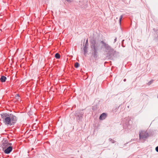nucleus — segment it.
<instances>
[{"label": "nucleus", "instance_id": "f257e3e1", "mask_svg": "<svg viewBox=\"0 0 158 158\" xmlns=\"http://www.w3.org/2000/svg\"><path fill=\"white\" fill-rule=\"evenodd\" d=\"M1 115L4 124L8 126L15 125L17 121V117L12 114L3 113Z\"/></svg>", "mask_w": 158, "mask_h": 158}, {"label": "nucleus", "instance_id": "f03ea898", "mask_svg": "<svg viewBox=\"0 0 158 158\" xmlns=\"http://www.w3.org/2000/svg\"><path fill=\"white\" fill-rule=\"evenodd\" d=\"M90 48L92 56L94 58H97L98 56V51L100 48L99 44L95 40H92L90 42Z\"/></svg>", "mask_w": 158, "mask_h": 158}, {"label": "nucleus", "instance_id": "7ed1b4c3", "mask_svg": "<svg viewBox=\"0 0 158 158\" xmlns=\"http://www.w3.org/2000/svg\"><path fill=\"white\" fill-rule=\"evenodd\" d=\"M101 43L102 44V48L105 49V52H106L108 56L110 57L111 59H112V58L113 59L112 56V53L114 51L113 48H112L108 44L105 43L102 40L101 41Z\"/></svg>", "mask_w": 158, "mask_h": 158}, {"label": "nucleus", "instance_id": "20e7f679", "mask_svg": "<svg viewBox=\"0 0 158 158\" xmlns=\"http://www.w3.org/2000/svg\"><path fill=\"white\" fill-rule=\"evenodd\" d=\"M148 133L144 131H141L139 132V136L140 140H145L148 136Z\"/></svg>", "mask_w": 158, "mask_h": 158}, {"label": "nucleus", "instance_id": "39448f33", "mask_svg": "<svg viewBox=\"0 0 158 158\" xmlns=\"http://www.w3.org/2000/svg\"><path fill=\"white\" fill-rule=\"evenodd\" d=\"M130 121H131L128 118H126L123 119L122 124H123V127L124 129H126L127 127L128 128Z\"/></svg>", "mask_w": 158, "mask_h": 158}, {"label": "nucleus", "instance_id": "423d86ee", "mask_svg": "<svg viewBox=\"0 0 158 158\" xmlns=\"http://www.w3.org/2000/svg\"><path fill=\"white\" fill-rule=\"evenodd\" d=\"M83 113L82 111L77 110L76 111L75 116L76 117L77 120L80 121L82 118Z\"/></svg>", "mask_w": 158, "mask_h": 158}, {"label": "nucleus", "instance_id": "0eeeda50", "mask_svg": "<svg viewBox=\"0 0 158 158\" xmlns=\"http://www.w3.org/2000/svg\"><path fill=\"white\" fill-rule=\"evenodd\" d=\"M88 4V0H82L80 2L79 5L81 8H85Z\"/></svg>", "mask_w": 158, "mask_h": 158}, {"label": "nucleus", "instance_id": "6e6552de", "mask_svg": "<svg viewBox=\"0 0 158 158\" xmlns=\"http://www.w3.org/2000/svg\"><path fill=\"white\" fill-rule=\"evenodd\" d=\"M119 56V52L115 51H113V52L112 53V56L113 59H111L110 57H109L110 59L112 60L113 59L114 57H117Z\"/></svg>", "mask_w": 158, "mask_h": 158}, {"label": "nucleus", "instance_id": "1a4fd4ad", "mask_svg": "<svg viewBox=\"0 0 158 158\" xmlns=\"http://www.w3.org/2000/svg\"><path fill=\"white\" fill-rule=\"evenodd\" d=\"M12 148L11 146H9L6 148L4 150L5 153L6 154H9L12 151Z\"/></svg>", "mask_w": 158, "mask_h": 158}, {"label": "nucleus", "instance_id": "9d476101", "mask_svg": "<svg viewBox=\"0 0 158 158\" xmlns=\"http://www.w3.org/2000/svg\"><path fill=\"white\" fill-rule=\"evenodd\" d=\"M107 115L105 113H103L99 117V118L100 120H103L106 118V117Z\"/></svg>", "mask_w": 158, "mask_h": 158}, {"label": "nucleus", "instance_id": "9b49d317", "mask_svg": "<svg viewBox=\"0 0 158 158\" xmlns=\"http://www.w3.org/2000/svg\"><path fill=\"white\" fill-rule=\"evenodd\" d=\"M8 142H6L5 141L2 144V148H3V150H4V149L6 148L8 146Z\"/></svg>", "mask_w": 158, "mask_h": 158}, {"label": "nucleus", "instance_id": "f8f14e48", "mask_svg": "<svg viewBox=\"0 0 158 158\" xmlns=\"http://www.w3.org/2000/svg\"><path fill=\"white\" fill-rule=\"evenodd\" d=\"M6 80V77L4 76H2L0 79V81L2 82H4Z\"/></svg>", "mask_w": 158, "mask_h": 158}, {"label": "nucleus", "instance_id": "ddd939ff", "mask_svg": "<svg viewBox=\"0 0 158 158\" xmlns=\"http://www.w3.org/2000/svg\"><path fill=\"white\" fill-rule=\"evenodd\" d=\"M55 57L57 59H58L60 57V55L58 53H56L55 55Z\"/></svg>", "mask_w": 158, "mask_h": 158}, {"label": "nucleus", "instance_id": "4468645a", "mask_svg": "<svg viewBox=\"0 0 158 158\" xmlns=\"http://www.w3.org/2000/svg\"><path fill=\"white\" fill-rule=\"evenodd\" d=\"M79 66V64L78 62H76L74 66L76 68H78Z\"/></svg>", "mask_w": 158, "mask_h": 158}, {"label": "nucleus", "instance_id": "2eb2a0df", "mask_svg": "<svg viewBox=\"0 0 158 158\" xmlns=\"http://www.w3.org/2000/svg\"><path fill=\"white\" fill-rule=\"evenodd\" d=\"M19 94H17L15 96V98L17 100L19 99Z\"/></svg>", "mask_w": 158, "mask_h": 158}, {"label": "nucleus", "instance_id": "dca6fc26", "mask_svg": "<svg viewBox=\"0 0 158 158\" xmlns=\"http://www.w3.org/2000/svg\"><path fill=\"white\" fill-rule=\"evenodd\" d=\"M88 46V44H85L84 47V48H83V49H87Z\"/></svg>", "mask_w": 158, "mask_h": 158}, {"label": "nucleus", "instance_id": "f3484780", "mask_svg": "<svg viewBox=\"0 0 158 158\" xmlns=\"http://www.w3.org/2000/svg\"><path fill=\"white\" fill-rule=\"evenodd\" d=\"M153 82V80H151L149 81V82H148L147 83V84L148 85H149L151 84Z\"/></svg>", "mask_w": 158, "mask_h": 158}, {"label": "nucleus", "instance_id": "a211bd4d", "mask_svg": "<svg viewBox=\"0 0 158 158\" xmlns=\"http://www.w3.org/2000/svg\"><path fill=\"white\" fill-rule=\"evenodd\" d=\"M123 17V15H121L120 16L119 19V22L120 24H121V20H122V19Z\"/></svg>", "mask_w": 158, "mask_h": 158}, {"label": "nucleus", "instance_id": "6ab92c4d", "mask_svg": "<svg viewBox=\"0 0 158 158\" xmlns=\"http://www.w3.org/2000/svg\"><path fill=\"white\" fill-rule=\"evenodd\" d=\"M84 55L85 56H86V54L87 53V52H88L87 51V49H84Z\"/></svg>", "mask_w": 158, "mask_h": 158}, {"label": "nucleus", "instance_id": "aec40b11", "mask_svg": "<svg viewBox=\"0 0 158 158\" xmlns=\"http://www.w3.org/2000/svg\"><path fill=\"white\" fill-rule=\"evenodd\" d=\"M109 140L112 143H114L115 141L113 140L112 139L110 138L109 139Z\"/></svg>", "mask_w": 158, "mask_h": 158}, {"label": "nucleus", "instance_id": "412c9836", "mask_svg": "<svg viewBox=\"0 0 158 158\" xmlns=\"http://www.w3.org/2000/svg\"><path fill=\"white\" fill-rule=\"evenodd\" d=\"M155 150L157 152H158V146L156 148Z\"/></svg>", "mask_w": 158, "mask_h": 158}, {"label": "nucleus", "instance_id": "4be33fe9", "mask_svg": "<svg viewBox=\"0 0 158 158\" xmlns=\"http://www.w3.org/2000/svg\"><path fill=\"white\" fill-rule=\"evenodd\" d=\"M88 39H87L86 42H85V44H88Z\"/></svg>", "mask_w": 158, "mask_h": 158}, {"label": "nucleus", "instance_id": "5701e85b", "mask_svg": "<svg viewBox=\"0 0 158 158\" xmlns=\"http://www.w3.org/2000/svg\"><path fill=\"white\" fill-rule=\"evenodd\" d=\"M116 40H117V38H115L114 40V43L116 41Z\"/></svg>", "mask_w": 158, "mask_h": 158}, {"label": "nucleus", "instance_id": "b1692460", "mask_svg": "<svg viewBox=\"0 0 158 158\" xmlns=\"http://www.w3.org/2000/svg\"><path fill=\"white\" fill-rule=\"evenodd\" d=\"M8 145H11L12 144V143H8Z\"/></svg>", "mask_w": 158, "mask_h": 158}, {"label": "nucleus", "instance_id": "393cba45", "mask_svg": "<svg viewBox=\"0 0 158 158\" xmlns=\"http://www.w3.org/2000/svg\"><path fill=\"white\" fill-rule=\"evenodd\" d=\"M126 81V79H124L123 80V81H124V82H125V81Z\"/></svg>", "mask_w": 158, "mask_h": 158}, {"label": "nucleus", "instance_id": "a878e982", "mask_svg": "<svg viewBox=\"0 0 158 158\" xmlns=\"http://www.w3.org/2000/svg\"><path fill=\"white\" fill-rule=\"evenodd\" d=\"M71 116H72V114H71Z\"/></svg>", "mask_w": 158, "mask_h": 158}]
</instances>
